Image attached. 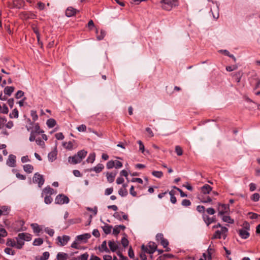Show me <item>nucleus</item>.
Listing matches in <instances>:
<instances>
[{"instance_id":"nucleus-62","label":"nucleus","mask_w":260,"mask_h":260,"mask_svg":"<svg viewBox=\"0 0 260 260\" xmlns=\"http://www.w3.org/2000/svg\"><path fill=\"white\" fill-rule=\"evenodd\" d=\"M114 161L115 168L119 169L122 167V163L121 161L117 160H114Z\"/></svg>"},{"instance_id":"nucleus-64","label":"nucleus","mask_w":260,"mask_h":260,"mask_svg":"<svg viewBox=\"0 0 260 260\" xmlns=\"http://www.w3.org/2000/svg\"><path fill=\"white\" fill-rule=\"evenodd\" d=\"M55 136V138L58 140H61L64 139V136L62 133H56Z\"/></svg>"},{"instance_id":"nucleus-57","label":"nucleus","mask_w":260,"mask_h":260,"mask_svg":"<svg viewBox=\"0 0 260 260\" xmlns=\"http://www.w3.org/2000/svg\"><path fill=\"white\" fill-rule=\"evenodd\" d=\"M165 238H164V235L161 233H158L156 235V240L157 242H160L162 240H164Z\"/></svg>"},{"instance_id":"nucleus-42","label":"nucleus","mask_w":260,"mask_h":260,"mask_svg":"<svg viewBox=\"0 0 260 260\" xmlns=\"http://www.w3.org/2000/svg\"><path fill=\"white\" fill-rule=\"evenodd\" d=\"M118 193L120 196L123 197H126L127 195L128 192H127V190L125 188H123V189L120 188L118 190Z\"/></svg>"},{"instance_id":"nucleus-14","label":"nucleus","mask_w":260,"mask_h":260,"mask_svg":"<svg viewBox=\"0 0 260 260\" xmlns=\"http://www.w3.org/2000/svg\"><path fill=\"white\" fill-rule=\"evenodd\" d=\"M57 154V151L56 149L55 148L54 150L52 151L48 154V158L50 162H53L56 158V156Z\"/></svg>"},{"instance_id":"nucleus-48","label":"nucleus","mask_w":260,"mask_h":260,"mask_svg":"<svg viewBox=\"0 0 260 260\" xmlns=\"http://www.w3.org/2000/svg\"><path fill=\"white\" fill-rule=\"evenodd\" d=\"M52 198H51V196H46L44 198V202L46 204H50L52 202Z\"/></svg>"},{"instance_id":"nucleus-1","label":"nucleus","mask_w":260,"mask_h":260,"mask_svg":"<svg viewBox=\"0 0 260 260\" xmlns=\"http://www.w3.org/2000/svg\"><path fill=\"white\" fill-rule=\"evenodd\" d=\"M160 3L163 9L170 11L173 7L178 6V0H161Z\"/></svg>"},{"instance_id":"nucleus-24","label":"nucleus","mask_w":260,"mask_h":260,"mask_svg":"<svg viewBox=\"0 0 260 260\" xmlns=\"http://www.w3.org/2000/svg\"><path fill=\"white\" fill-rule=\"evenodd\" d=\"M68 258V254L64 252L58 253L56 256V258L57 260H67Z\"/></svg>"},{"instance_id":"nucleus-2","label":"nucleus","mask_w":260,"mask_h":260,"mask_svg":"<svg viewBox=\"0 0 260 260\" xmlns=\"http://www.w3.org/2000/svg\"><path fill=\"white\" fill-rule=\"evenodd\" d=\"M70 200L69 198L63 194H59L57 195L55 199V203L56 204H68L69 203Z\"/></svg>"},{"instance_id":"nucleus-38","label":"nucleus","mask_w":260,"mask_h":260,"mask_svg":"<svg viewBox=\"0 0 260 260\" xmlns=\"http://www.w3.org/2000/svg\"><path fill=\"white\" fill-rule=\"evenodd\" d=\"M9 116L11 118L18 117V111L16 108H15L12 112L10 114Z\"/></svg>"},{"instance_id":"nucleus-26","label":"nucleus","mask_w":260,"mask_h":260,"mask_svg":"<svg viewBox=\"0 0 260 260\" xmlns=\"http://www.w3.org/2000/svg\"><path fill=\"white\" fill-rule=\"evenodd\" d=\"M108 245L110 250L112 251V252L116 251V250L118 248L117 245L113 241H109L108 242Z\"/></svg>"},{"instance_id":"nucleus-23","label":"nucleus","mask_w":260,"mask_h":260,"mask_svg":"<svg viewBox=\"0 0 260 260\" xmlns=\"http://www.w3.org/2000/svg\"><path fill=\"white\" fill-rule=\"evenodd\" d=\"M14 89L15 88L13 86H6L4 90V92L5 94L10 96Z\"/></svg>"},{"instance_id":"nucleus-52","label":"nucleus","mask_w":260,"mask_h":260,"mask_svg":"<svg viewBox=\"0 0 260 260\" xmlns=\"http://www.w3.org/2000/svg\"><path fill=\"white\" fill-rule=\"evenodd\" d=\"M201 202L203 203H210L212 202V199L209 196L203 197L201 199Z\"/></svg>"},{"instance_id":"nucleus-55","label":"nucleus","mask_w":260,"mask_h":260,"mask_svg":"<svg viewBox=\"0 0 260 260\" xmlns=\"http://www.w3.org/2000/svg\"><path fill=\"white\" fill-rule=\"evenodd\" d=\"M181 205L183 206L188 207L191 205V202L189 200L184 199L182 201Z\"/></svg>"},{"instance_id":"nucleus-54","label":"nucleus","mask_w":260,"mask_h":260,"mask_svg":"<svg viewBox=\"0 0 260 260\" xmlns=\"http://www.w3.org/2000/svg\"><path fill=\"white\" fill-rule=\"evenodd\" d=\"M175 152L178 156L182 155L183 153L182 149L179 146H176L175 147Z\"/></svg>"},{"instance_id":"nucleus-15","label":"nucleus","mask_w":260,"mask_h":260,"mask_svg":"<svg viewBox=\"0 0 260 260\" xmlns=\"http://www.w3.org/2000/svg\"><path fill=\"white\" fill-rule=\"evenodd\" d=\"M215 4H216V8H215V13H214L213 12V10L212 9L210 10V12L212 14L213 17L215 19L217 20L219 18V4L217 2H215Z\"/></svg>"},{"instance_id":"nucleus-51","label":"nucleus","mask_w":260,"mask_h":260,"mask_svg":"<svg viewBox=\"0 0 260 260\" xmlns=\"http://www.w3.org/2000/svg\"><path fill=\"white\" fill-rule=\"evenodd\" d=\"M121 242L122 245L124 247H127L129 243V242H128L127 239L125 237H124L122 238Z\"/></svg>"},{"instance_id":"nucleus-3","label":"nucleus","mask_w":260,"mask_h":260,"mask_svg":"<svg viewBox=\"0 0 260 260\" xmlns=\"http://www.w3.org/2000/svg\"><path fill=\"white\" fill-rule=\"evenodd\" d=\"M32 181L35 183H38L39 187L41 188L44 183L45 180L43 175L38 173L34 174L32 178Z\"/></svg>"},{"instance_id":"nucleus-35","label":"nucleus","mask_w":260,"mask_h":260,"mask_svg":"<svg viewBox=\"0 0 260 260\" xmlns=\"http://www.w3.org/2000/svg\"><path fill=\"white\" fill-rule=\"evenodd\" d=\"M95 154L94 153H90L86 159L87 162L93 163L95 160Z\"/></svg>"},{"instance_id":"nucleus-18","label":"nucleus","mask_w":260,"mask_h":260,"mask_svg":"<svg viewBox=\"0 0 260 260\" xmlns=\"http://www.w3.org/2000/svg\"><path fill=\"white\" fill-rule=\"evenodd\" d=\"M20 239H23L24 241H29L31 240V235L26 233H20Z\"/></svg>"},{"instance_id":"nucleus-7","label":"nucleus","mask_w":260,"mask_h":260,"mask_svg":"<svg viewBox=\"0 0 260 260\" xmlns=\"http://www.w3.org/2000/svg\"><path fill=\"white\" fill-rule=\"evenodd\" d=\"M91 237V235L90 234H84L82 235H78L76 237V239L79 241H82L83 243H85L87 242V241L88 239Z\"/></svg>"},{"instance_id":"nucleus-31","label":"nucleus","mask_w":260,"mask_h":260,"mask_svg":"<svg viewBox=\"0 0 260 260\" xmlns=\"http://www.w3.org/2000/svg\"><path fill=\"white\" fill-rule=\"evenodd\" d=\"M30 226L35 233L39 234L41 231V229L37 223H32Z\"/></svg>"},{"instance_id":"nucleus-28","label":"nucleus","mask_w":260,"mask_h":260,"mask_svg":"<svg viewBox=\"0 0 260 260\" xmlns=\"http://www.w3.org/2000/svg\"><path fill=\"white\" fill-rule=\"evenodd\" d=\"M23 170L27 173H31L34 170V167L31 165L27 164L23 166Z\"/></svg>"},{"instance_id":"nucleus-30","label":"nucleus","mask_w":260,"mask_h":260,"mask_svg":"<svg viewBox=\"0 0 260 260\" xmlns=\"http://www.w3.org/2000/svg\"><path fill=\"white\" fill-rule=\"evenodd\" d=\"M46 124L49 128H52L56 125V122L55 119L50 118L47 120Z\"/></svg>"},{"instance_id":"nucleus-4","label":"nucleus","mask_w":260,"mask_h":260,"mask_svg":"<svg viewBox=\"0 0 260 260\" xmlns=\"http://www.w3.org/2000/svg\"><path fill=\"white\" fill-rule=\"evenodd\" d=\"M218 214L219 215H222L224 213H226L229 211V206L226 204H219L218 208Z\"/></svg>"},{"instance_id":"nucleus-36","label":"nucleus","mask_w":260,"mask_h":260,"mask_svg":"<svg viewBox=\"0 0 260 260\" xmlns=\"http://www.w3.org/2000/svg\"><path fill=\"white\" fill-rule=\"evenodd\" d=\"M222 219L223 221L229 223H233L234 222V219H232L230 216L224 215L222 216Z\"/></svg>"},{"instance_id":"nucleus-43","label":"nucleus","mask_w":260,"mask_h":260,"mask_svg":"<svg viewBox=\"0 0 260 260\" xmlns=\"http://www.w3.org/2000/svg\"><path fill=\"white\" fill-rule=\"evenodd\" d=\"M5 252L9 255H14L15 254V250L9 247H7L4 250Z\"/></svg>"},{"instance_id":"nucleus-13","label":"nucleus","mask_w":260,"mask_h":260,"mask_svg":"<svg viewBox=\"0 0 260 260\" xmlns=\"http://www.w3.org/2000/svg\"><path fill=\"white\" fill-rule=\"evenodd\" d=\"M19 237L20 233L18 234V236L16 237V248L18 249H21L24 244V240L20 239Z\"/></svg>"},{"instance_id":"nucleus-39","label":"nucleus","mask_w":260,"mask_h":260,"mask_svg":"<svg viewBox=\"0 0 260 260\" xmlns=\"http://www.w3.org/2000/svg\"><path fill=\"white\" fill-rule=\"evenodd\" d=\"M30 115L32 117V119L33 121V122L37 121L38 119V116L37 113V111L35 110H31L30 111Z\"/></svg>"},{"instance_id":"nucleus-45","label":"nucleus","mask_w":260,"mask_h":260,"mask_svg":"<svg viewBox=\"0 0 260 260\" xmlns=\"http://www.w3.org/2000/svg\"><path fill=\"white\" fill-rule=\"evenodd\" d=\"M259 194L258 193H254L250 197L251 200L253 202H257L259 200Z\"/></svg>"},{"instance_id":"nucleus-29","label":"nucleus","mask_w":260,"mask_h":260,"mask_svg":"<svg viewBox=\"0 0 260 260\" xmlns=\"http://www.w3.org/2000/svg\"><path fill=\"white\" fill-rule=\"evenodd\" d=\"M6 245L7 246L12 247H16V241L12 239L9 238L7 239L6 242Z\"/></svg>"},{"instance_id":"nucleus-33","label":"nucleus","mask_w":260,"mask_h":260,"mask_svg":"<svg viewBox=\"0 0 260 260\" xmlns=\"http://www.w3.org/2000/svg\"><path fill=\"white\" fill-rule=\"evenodd\" d=\"M50 254L48 252L46 251L43 253V255L39 258H37L36 260H47L49 257Z\"/></svg>"},{"instance_id":"nucleus-12","label":"nucleus","mask_w":260,"mask_h":260,"mask_svg":"<svg viewBox=\"0 0 260 260\" xmlns=\"http://www.w3.org/2000/svg\"><path fill=\"white\" fill-rule=\"evenodd\" d=\"M68 161L72 164H77L80 163L81 161L78 158L77 155L75 154L74 156L68 157Z\"/></svg>"},{"instance_id":"nucleus-46","label":"nucleus","mask_w":260,"mask_h":260,"mask_svg":"<svg viewBox=\"0 0 260 260\" xmlns=\"http://www.w3.org/2000/svg\"><path fill=\"white\" fill-rule=\"evenodd\" d=\"M79 242L76 239L74 242L72 244L71 247L77 249H80L81 248L80 246H79Z\"/></svg>"},{"instance_id":"nucleus-8","label":"nucleus","mask_w":260,"mask_h":260,"mask_svg":"<svg viewBox=\"0 0 260 260\" xmlns=\"http://www.w3.org/2000/svg\"><path fill=\"white\" fill-rule=\"evenodd\" d=\"M77 12H78V11H77L76 9L72 7H69L67 9L66 11V15L68 17H71L74 16Z\"/></svg>"},{"instance_id":"nucleus-6","label":"nucleus","mask_w":260,"mask_h":260,"mask_svg":"<svg viewBox=\"0 0 260 260\" xmlns=\"http://www.w3.org/2000/svg\"><path fill=\"white\" fill-rule=\"evenodd\" d=\"M16 156L13 154H10L7 161V165L10 167H14L16 166Z\"/></svg>"},{"instance_id":"nucleus-41","label":"nucleus","mask_w":260,"mask_h":260,"mask_svg":"<svg viewBox=\"0 0 260 260\" xmlns=\"http://www.w3.org/2000/svg\"><path fill=\"white\" fill-rule=\"evenodd\" d=\"M152 174L157 178H160L163 176V173L161 171H154L152 172Z\"/></svg>"},{"instance_id":"nucleus-5","label":"nucleus","mask_w":260,"mask_h":260,"mask_svg":"<svg viewBox=\"0 0 260 260\" xmlns=\"http://www.w3.org/2000/svg\"><path fill=\"white\" fill-rule=\"evenodd\" d=\"M70 239V237L67 235H63L62 237L58 236L57 238V240L59 243L60 246L66 245Z\"/></svg>"},{"instance_id":"nucleus-47","label":"nucleus","mask_w":260,"mask_h":260,"mask_svg":"<svg viewBox=\"0 0 260 260\" xmlns=\"http://www.w3.org/2000/svg\"><path fill=\"white\" fill-rule=\"evenodd\" d=\"M123 214V212H116L114 213L113 214V217L115 218H116L117 219L120 220V221H121L122 220V218H121V214Z\"/></svg>"},{"instance_id":"nucleus-37","label":"nucleus","mask_w":260,"mask_h":260,"mask_svg":"<svg viewBox=\"0 0 260 260\" xmlns=\"http://www.w3.org/2000/svg\"><path fill=\"white\" fill-rule=\"evenodd\" d=\"M169 193L170 195V201L172 204H175L177 202V200L174 196V191L173 190H171Z\"/></svg>"},{"instance_id":"nucleus-60","label":"nucleus","mask_w":260,"mask_h":260,"mask_svg":"<svg viewBox=\"0 0 260 260\" xmlns=\"http://www.w3.org/2000/svg\"><path fill=\"white\" fill-rule=\"evenodd\" d=\"M205 210V207L203 206L199 205L197 207V211L199 212V213H203V214H204Z\"/></svg>"},{"instance_id":"nucleus-32","label":"nucleus","mask_w":260,"mask_h":260,"mask_svg":"<svg viewBox=\"0 0 260 260\" xmlns=\"http://www.w3.org/2000/svg\"><path fill=\"white\" fill-rule=\"evenodd\" d=\"M2 210V212L3 213V215H8L10 211V208L7 206H3L1 208Z\"/></svg>"},{"instance_id":"nucleus-56","label":"nucleus","mask_w":260,"mask_h":260,"mask_svg":"<svg viewBox=\"0 0 260 260\" xmlns=\"http://www.w3.org/2000/svg\"><path fill=\"white\" fill-rule=\"evenodd\" d=\"M45 232L48 234L50 236H53L54 234V231L53 229H50L49 228H46L45 229Z\"/></svg>"},{"instance_id":"nucleus-22","label":"nucleus","mask_w":260,"mask_h":260,"mask_svg":"<svg viewBox=\"0 0 260 260\" xmlns=\"http://www.w3.org/2000/svg\"><path fill=\"white\" fill-rule=\"evenodd\" d=\"M24 221L22 220H19L16 221V224L18 226V227H15V229L17 231H23V226L24 225Z\"/></svg>"},{"instance_id":"nucleus-40","label":"nucleus","mask_w":260,"mask_h":260,"mask_svg":"<svg viewBox=\"0 0 260 260\" xmlns=\"http://www.w3.org/2000/svg\"><path fill=\"white\" fill-rule=\"evenodd\" d=\"M43 243V240L41 238H36L33 242L34 246H40Z\"/></svg>"},{"instance_id":"nucleus-59","label":"nucleus","mask_w":260,"mask_h":260,"mask_svg":"<svg viewBox=\"0 0 260 260\" xmlns=\"http://www.w3.org/2000/svg\"><path fill=\"white\" fill-rule=\"evenodd\" d=\"M8 233L6 230L4 228L0 229V236L1 237H5L7 236Z\"/></svg>"},{"instance_id":"nucleus-27","label":"nucleus","mask_w":260,"mask_h":260,"mask_svg":"<svg viewBox=\"0 0 260 260\" xmlns=\"http://www.w3.org/2000/svg\"><path fill=\"white\" fill-rule=\"evenodd\" d=\"M87 153V151H85L84 150H82L78 151L76 154L77 155V156L80 159V160L82 161V159L86 156Z\"/></svg>"},{"instance_id":"nucleus-10","label":"nucleus","mask_w":260,"mask_h":260,"mask_svg":"<svg viewBox=\"0 0 260 260\" xmlns=\"http://www.w3.org/2000/svg\"><path fill=\"white\" fill-rule=\"evenodd\" d=\"M203 218L207 226L215 222V218L214 217H210L208 215L205 214H203Z\"/></svg>"},{"instance_id":"nucleus-50","label":"nucleus","mask_w":260,"mask_h":260,"mask_svg":"<svg viewBox=\"0 0 260 260\" xmlns=\"http://www.w3.org/2000/svg\"><path fill=\"white\" fill-rule=\"evenodd\" d=\"M89 255L87 252H85L82 255H81L80 256L78 257V260H87L88 258Z\"/></svg>"},{"instance_id":"nucleus-11","label":"nucleus","mask_w":260,"mask_h":260,"mask_svg":"<svg viewBox=\"0 0 260 260\" xmlns=\"http://www.w3.org/2000/svg\"><path fill=\"white\" fill-rule=\"evenodd\" d=\"M104 168V166L102 164H98L95 167L88 170L89 172L94 171L96 173H100Z\"/></svg>"},{"instance_id":"nucleus-49","label":"nucleus","mask_w":260,"mask_h":260,"mask_svg":"<svg viewBox=\"0 0 260 260\" xmlns=\"http://www.w3.org/2000/svg\"><path fill=\"white\" fill-rule=\"evenodd\" d=\"M63 146L68 149L71 150L73 148V143L71 142L68 143L63 142L62 144Z\"/></svg>"},{"instance_id":"nucleus-17","label":"nucleus","mask_w":260,"mask_h":260,"mask_svg":"<svg viewBox=\"0 0 260 260\" xmlns=\"http://www.w3.org/2000/svg\"><path fill=\"white\" fill-rule=\"evenodd\" d=\"M54 190L53 188H51L49 186L46 187L43 190V192L42 193V196L44 194H46V196L50 195L51 196L53 193Z\"/></svg>"},{"instance_id":"nucleus-34","label":"nucleus","mask_w":260,"mask_h":260,"mask_svg":"<svg viewBox=\"0 0 260 260\" xmlns=\"http://www.w3.org/2000/svg\"><path fill=\"white\" fill-rule=\"evenodd\" d=\"M32 131L34 132V133H37L39 134L44 132L43 131H41L40 129V125L38 123L35 124L34 130Z\"/></svg>"},{"instance_id":"nucleus-44","label":"nucleus","mask_w":260,"mask_h":260,"mask_svg":"<svg viewBox=\"0 0 260 260\" xmlns=\"http://www.w3.org/2000/svg\"><path fill=\"white\" fill-rule=\"evenodd\" d=\"M106 35V31L103 29L101 30L100 35H97L96 38L97 40L100 41L104 39Z\"/></svg>"},{"instance_id":"nucleus-58","label":"nucleus","mask_w":260,"mask_h":260,"mask_svg":"<svg viewBox=\"0 0 260 260\" xmlns=\"http://www.w3.org/2000/svg\"><path fill=\"white\" fill-rule=\"evenodd\" d=\"M221 232L219 230H217L215 232L213 235L212 239H220L221 238Z\"/></svg>"},{"instance_id":"nucleus-19","label":"nucleus","mask_w":260,"mask_h":260,"mask_svg":"<svg viewBox=\"0 0 260 260\" xmlns=\"http://www.w3.org/2000/svg\"><path fill=\"white\" fill-rule=\"evenodd\" d=\"M212 190V187L208 184H205L201 188V191L204 194H209Z\"/></svg>"},{"instance_id":"nucleus-16","label":"nucleus","mask_w":260,"mask_h":260,"mask_svg":"<svg viewBox=\"0 0 260 260\" xmlns=\"http://www.w3.org/2000/svg\"><path fill=\"white\" fill-rule=\"evenodd\" d=\"M239 234L241 238L243 239H247L250 236L249 232L244 229H240Z\"/></svg>"},{"instance_id":"nucleus-20","label":"nucleus","mask_w":260,"mask_h":260,"mask_svg":"<svg viewBox=\"0 0 260 260\" xmlns=\"http://www.w3.org/2000/svg\"><path fill=\"white\" fill-rule=\"evenodd\" d=\"M99 249L101 252L105 251L106 252H109L110 250L107 246L106 241H104L101 246H99Z\"/></svg>"},{"instance_id":"nucleus-63","label":"nucleus","mask_w":260,"mask_h":260,"mask_svg":"<svg viewBox=\"0 0 260 260\" xmlns=\"http://www.w3.org/2000/svg\"><path fill=\"white\" fill-rule=\"evenodd\" d=\"M9 112V109L6 104H3L2 106V113L3 114H8Z\"/></svg>"},{"instance_id":"nucleus-53","label":"nucleus","mask_w":260,"mask_h":260,"mask_svg":"<svg viewBox=\"0 0 260 260\" xmlns=\"http://www.w3.org/2000/svg\"><path fill=\"white\" fill-rule=\"evenodd\" d=\"M114 160H111L107 162L106 167L108 169H112L114 167Z\"/></svg>"},{"instance_id":"nucleus-9","label":"nucleus","mask_w":260,"mask_h":260,"mask_svg":"<svg viewBox=\"0 0 260 260\" xmlns=\"http://www.w3.org/2000/svg\"><path fill=\"white\" fill-rule=\"evenodd\" d=\"M148 246L149 248V251H148V253L151 254L150 257L152 258V254L157 250V245L155 243L153 242H150L148 244Z\"/></svg>"},{"instance_id":"nucleus-61","label":"nucleus","mask_w":260,"mask_h":260,"mask_svg":"<svg viewBox=\"0 0 260 260\" xmlns=\"http://www.w3.org/2000/svg\"><path fill=\"white\" fill-rule=\"evenodd\" d=\"M86 210L89 211L93 212L94 215H96L98 213V207L95 206L93 208L90 207H87Z\"/></svg>"},{"instance_id":"nucleus-25","label":"nucleus","mask_w":260,"mask_h":260,"mask_svg":"<svg viewBox=\"0 0 260 260\" xmlns=\"http://www.w3.org/2000/svg\"><path fill=\"white\" fill-rule=\"evenodd\" d=\"M112 228V225L107 223H105V225L102 227L103 231L106 235L109 234L111 233Z\"/></svg>"},{"instance_id":"nucleus-21","label":"nucleus","mask_w":260,"mask_h":260,"mask_svg":"<svg viewBox=\"0 0 260 260\" xmlns=\"http://www.w3.org/2000/svg\"><path fill=\"white\" fill-rule=\"evenodd\" d=\"M116 175V173H109L107 172L106 173V177L107 179V181L109 183H112L114 181L115 177Z\"/></svg>"}]
</instances>
